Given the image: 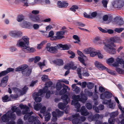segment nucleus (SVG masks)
I'll return each mask as SVG.
<instances>
[{
  "label": "nucleus",
  "instance_id": "f257e3e1",
  "mask_svg": "<svg viewBox=\"0 0 124 124\" xmlns=\"http://www.w3.org/2000/svg\"><path fill=\"white\" fill-rule=\"evenodd\" d=\"M108 43H104V46L103 49L107 53L111 54H115L116 51L115 48L113 47H115L116 45L114 43H120L122 42V40L119 37H117L115 38H112L108 39L107 41Z\"/></svg>",
  "mask_w": 124,
  "mask_h": 124
},
{
  "label": "nucleus",
  "instance_id": "f03ea898",
  "mask_svg": "<svg viewBox=\"0 0 124 124\" xmlns=\"http://www.w3.org/2000/svg\"><path fill=\"white\" fill-rule=\"evenodd\" d=\"M19 107L21 109H23L22 112L21 110L18 107H17L16 110V112L17 116H21L22 114L23 115L25 114L24 116V120H27L33 114L32 111L30 113L29 112L30 111L29 108L25 105L23 104H20L19 105Z\"/></svg>",
  "mask_w": 124,
  "mask_h": 124
},
{
  "label": "nucleus",
  "instance_id": "7ed1b4c3",
  "mask_svg": "<svg viewBox=\"0 0 124 124\" xmlns=\"http://www.w3.org/2000/svg\"><path fill=\"white\" fill-rule=\"evenodd\" d=\"M72 97L73 100L72 101L71 104L77 108V110L79 111L80 105L78 103V101H80L83 103L85 102L87 99V97L85 94L82 93L81 95L80 98V95H73Z\"/></svg>",
  "mask_w": 124,
  "mask_h": 124
},
{
  "label": "nucleus",
  "instance_id": "20e7f679",
  "mask_svg": "<svg viewBox=\"0 0 124 124\" xmlns=\"http://www.w3.org/2000/svg\"><path fill=\"white\" fill-rule=\"evenodd\" d=\"M29 38L26 36H23L22 39H19L17 41L16 46L19 47H21L24 51V49L26 48L29 44Z\"/></svg>",
  "mask_w": 124,
  "mask_h": 124
},
{
  "label": "nucleus",
  "instance_id": "39448f33",
  "mask_svg": "<svg viewBox=\"0 0 124 124\" xmlns=\"http://www.w3.org/2000/svg\"><path fill=\"white\" fill-rule=\"evenodd\" d=\"M61 99L63 100L64 103L62 102L59 103L58 106L60 109L63 110L65 108L66 105L68 104V101H69L70 100V98L67 95L64 94L61 96Z\"/></svg>",
  "mask_w": 124,
  "mask_h": 124
},
{
  "label": "nucleus",
  "instance_id": "423d86ee",
  "mask_svg": "<svg viewBox=\"0 0 124 124\" xmlns=\"http://www.w3.org/2000/svg\"><path fill=\"white\" fill-rule=\"evenodd\" d=\"M13 90L17 94L23 95L25 94L28 89V87L26 86H24L22 90L16 87L12 88Z\"/></svg>",
  "mask_w": 124,
  "mask_h": 124
},
{
  "label": "nucleus",
  "instance_id": "0eeeda50",
  "mask_svg": "<svg viewBox=\"0 0 124 124\" xmlns=\"http://www.w3.org/2000/svg\"><path fill=\"white\" fill-rule=\"evenodd\" d=\"M51 44L50 43H47L46 48L47 51L52 53H55L57 52V49H59L58 44L54 46H51Z\"/></svg>",
  "mask_w": 124,
  "mask_h": 124
},
{
  "label": "nucleus",
  "instance_id": "6e6552de",
  "mask_svg": "<svg viewBox=\"0 0 124 124\" xmlns=\"http://www.w3.org/2000/svg\"><path fill=\"white\" fill-rule=\"evenodd\" d=\"M79 115V114H76L69 117V119L72 120L73 124H81V123L79 122V119L78 118Z\"/></svg>",
  "mask_w": 124,
  "mask_h": 124
},
{
  "label": "nucleus",
  "instance_id": "1a4fd4ad",
  "mask_svg": "<svg viewBox=\"0 0 124 124\" xmlns=\"http://www.w3.org/2000/svg\"><path fill=\"white\" fill-rule=\"evenodd\" d=\"M39 117L38 116H32L28 118V120L29 122L31 123L32 124H40V122L39 120ZM42 124H45L43 123Z\"/></svg>",
  "mask_w": 124,
  "mask_h": 124
},
{
  "label": "nucleus",
  "instance_id": "9d476101",
  "mask_svg": "<svg viewBox=\"0 0 124 124\" xmlns=\"http://www.w3.org/2000/svg\"><path fill=\"white\" fill-rule=\"evenodd\" d=\"M65 31H62L57 32L56 33V36L51 37V39L52 40H56L63 38L64 37L63 35Z\"/></svg>",
  "mask_w": 124,
  "mask_h": 124
},
{
  "label": "nucleus",
  "instance_id": "9b49d317",
  "mask_svg": "<svg viewBox=\"0 0 124 124\" xmlns=\"http://www.w3.org/2000/svg\"><path fill=\"white\" fill-rule=\"evenodd\" d=\"M115 62L112 64V65L114 67L116 68L119 66V64L121 65H123V67L124 69V60L122 58H120L118 57L117 58Z\"/></svg>",
  "mask_w": 124,
  "mask_h": 124
},
{
  "label": "nucleus",
  "instance_id": "f8f14e48",
  "mask_svg": "<svg viewBox=\"0 0 124 124\" xmlns=\"http://www.w3.org/2000/svg\"><path fill=\"white\" fill-rule=\"evenodd\" d=\"M103 117L102 115H100L99 114H97L93 116L92 114H91V115L88 117V119L89 121L91 122L92 121H95L99 119L100 118H102Z\"/></svg>",
  "mask_w": 124,
  "mask_h": 124
},
{
  "label": "nucleus",
  "instance_id": "ddd939ff",
  "mask_svg": "<svg viewBox=\"0 0 124 124\" xmlns=\"http://www.w3.org/2000/svg\"><path fill=\"white\" fill-rule=\"evenodd\" d=\"M112 96V94L111 92L106 91L101 94L100 98L102 100H104L105 98L108 99L110 98Z\"/></svg>",
  "mask_w": 124,
  "mask_h": 124
},
{
  "label": "nucleus",
  "instance_id": "4468645a",
  "mask_svg": "<svg viewBox=\"0 0 124 124\" xmlns=\"http://www.w3.org/2000/svg\"><path fill=\"white\" fill-rule=\"evenodd\" d=\"M29 17L32 21L34 22L40 23L42 21V19L39 17V15L35 16L31 14L30 15Z\"/></svg>",
  "mask_w": 124,
  "mask_h": 124
},
{
  "label": "nucleus",
  "instance_id": "2eb2a0df",
  "mask_svg": "<svg viewBox=\"0 0 124 124\" xmlns=\"http://www.w3.org/2000/svg\"><path fill=\"white\" fill-rule=\"evenodd\" d=\"M48 86H45L42 89H40L39 90L38 92H35L34 93V95H41L43 93H46L48 91Z\"/></svg>",
  "mask_w": 124,
  "mask_h": 124
},
{
  "label": "nucleus",
  "instance_id": "dca6fc26",
  "mask_svg": "<svg viewBox=\"0 0 124 124\" xmlns=\"http://www.w3.org/2000/svg\"><path fill=\"white\" fill-rule=\"evenodd\" d=\"M7 115L8 116L9 119L11 120H15L16 118V114L13 113L11 111L9 110L7 113Z\"/></svg>",
  "mask_w": 124,
  "mask_h": 124
},
{
  "label": "nucleus",
  "instance_id": "f3484780",
  "mask_svg": "<svg viewBox=\"0 0 124 124\" xmlns=\"http://www.w3.org/2000/svg\"><path fill=\"white\" fill-rule=\"evenodd\" d=\"M14 70V69L13 68H8L6 70L2 71L0 73V77L5 75L11 72H13Z\"/></svg>",
  "mask_w": 124,
  "mask_h": 124
},
{
  "label": "nucleus",
  "instance_id": "a211bd4d",
  "mask_svg": "<svg viewBox=\"0 0 124 124\" xmlns=\"http://www.w3.org/2000/svg\"><path fill=\"white\" fill-rule=\"evenodd\" d=\"M8 79V76H6L3 77L1 80V86L2 87H5L7 85Z\"/></svg>",
  "mask_w": 124,
  "mask_h": 124
},
{
  "label": "nucleus",
  "instance_id": "6ab92c4d",
  "mask_svg": "<svg viewBox=\"0 0 124 124\" xmlns=\"http://www.w3.org/2000/svg\"><path fill=\"white\" fill-rule=\"evenodd\" d=\"M94 64L95 66L100 70H104L106 69V67L103 66L101 63L100 62L96 61L94 62Z\"/></svg>",
  "mask_w": 124,
  "mask_h": 124
},
{
  "label": "nucleus",
  "instance_id": "aec40b11",
  "mask_svg": "<svg viewBox=\"0 0 124 124\" xmlns=\"http://www.w3.org/2000/svg\"><path fill=\"white\" fill-rule=\"evenodd\" d=\"M124 4V2L122 1H116L113 4V7L117 8H120L123 7Z\"/></svg>",
  "mask_w": 124,
  "mask_h": 124
},
{
  "label": "nucleus",
  "instance_id": "412c9836",
  "mask_svg": "<svg viewBox=\"0 0 124 124\" xmlns=\"http://www.w3.org/2000/svg\"><path fill=\"white\" fill-rule=\"evenodd\" d=\"M78 112L80 111L81 113V114L83 116H86L88 115L89 114V112L87 111V110L86 109L85 107L83 106L81 108V110L79 109V111Z\"/></svg>",
  "mask_w": 124,
  "mask_h": 124
},
{
  "label": "nucleus",
  "instance_id": "4be33fe9",
  "mask_svg": "<svg viewBox=\"0 0 124 124\" xmlns=\"http://www.w3.org/2000/svg\"><path fill=\"white\" fill-rule=\"evenodd\" d=\"M21 26L23 28L30 29L31 28V24L29 22L24 21L21 24Z\"/></svg>",
  "mask_w": 124,
  "mask_h": 124
},
{
  "label": "nucleus",
  "instance_id": "5701e85b",
  "mask_svg": "<svg viewBox=\"0 0 124 124\" xmlns=\"http://www.w3.org/2000/svg\"><path fill=\"white\" fill-rule=\"evenodd\" d=\"M104 108V106L102 104H100L98 107L96 106L93 107V109L97 113L99 112V110H103Z\"/></svg>",
  "mask_w": 124,
  "mask_h": 124
},
{
  "label": "nucleus",
  "instance_id": "b1692460",
  "mask_svg": "<svg viewBox=\"0 0 124 124\" xmlns=\"http://www.w3.org/2000/svg\"><path fill=\"white\" fill-rule=\"evenodd\" d=\"M57 5L59 8H61L67 7L68 5V3L64 1L62 2L61 1H58L57 2Z\"/></svg>",
  "mask_w": 124,
  "mask_h": 124
},
{
  "label": "nucleus",
  "instance_id": "393cba45",
  "mask_svg": "<svg viewBox=\"0 0 124 124\" xmlns=\"http://www.w3.org/2000/svg\"><path fill=\"white\" fill-rule=\"evenodd\" d=\"M70 90V89L68 86L64 85L63 88L60 91L59 93V94L60 95L64 94L67 92V90L68 91H69Z\"/></svg>",
  "mask_w": 124,
  "mask_h": 124
},
{
  "label": "nucleus",
  "instance_id": "a878e982",
  "mask_svg": "<svg viewBox=\"0 0 124 124\" xmlns=\"http://www.w3.org/2000/svg\"><path fill=\"white\" fill-rule=\"evenodd\" d=\"M73 90L77 94L80 92V88L76 86V84H74L72 85Z\"/></svg>",
  "mask_w": 124,
  "mask_h": 124
},
{
  "label": "nucleus",
  "instance_id": "bb28decb",
  "mask_svg": "<svg viewBox=\"0 0 124 124\" xmlns=\"http://www.w3.org/2000/svg\"><path fill=\"white\" fill-rule=\"evenodd\" d=\"M31 72V69H27L25 70L22 71V73L23 75L28 76L30 75Z\"/></svg>",
  "mask_w": 124,
  "mask_h": 124
},
{
  "label": "nucleus",
  "instance_id": "cd10ccee",
  "mask_svg": "<svg viewBox=\"0 0 124 124\" xmlns=\"http://www.w3.org/2000/svg\"><path fill=\"white\" fill-rule=\"evenodd\" d=\"M1 120L3 122H8L9 119L7 113L6 114H4L1 117Z\"/></svg>",
  "mask_w": 124,
  "mask_h": 124
},
{
  "label": "nucleus",
  "instance_id": "c85d7f7f",
  "mask_svg": "<svg viewBox=\"0 0 124 124\" xmlns=\"http://www.w3.org/2000/svg\"><path fill=\"white\" fill-rule=\"evenodd\" d=\"M54 63L59 65H63V60L61 59H56L53 61Z\"/></svg>",
  "mask_w": 124,
  "mask_h": 124
},
{
  "label": "nucleus",
  "instance_id": "c756f323",
  "mask_svg": "<svg viewBox=\"0 0 124 124\" xmlns=\"http://www.w3.org/2000/svg\"><path fill=\"white\" fill-rule=\"evenodd\" d=\"M34 50V49L33 48H30L29 46V45L27 46L26 48L24 49V51L27 53L33 52Z\"/></svg>",
  "mask_w": 124,
  "mask_h": 124
},
{
  "label": "nucleus",
  "instance_id": "7c9ffc66",
  "mask_svg": "<svg viewBox=\"0 0 124 124\" xmlns=\"http://www.w3.org/2000/svg\"><path fill=\"white\" fill-rule=\"evenodd\" d=\"M59 49L62 48L63 50H68L69 48V46L67 45H62V44H58Z\"/></svg>",
  "mask_w": 124,
  "mask_h": 124
},
{
  "label": "nucleus",
  "instance_id": "2f4dec72",
  "mask_svg": "<svg viewBox=\"0 0 124 124\" xmlns=\"http://www.w3.org/2000/svg\"><path fill=\"white\" fill-rule=\"evenodd\" d=\"M34 93L33 94V96L34 98V100L35 101L37 102H40L41 100V97H38V96H41V95H34Z\"/></svg>",
  "mask_w": 124,
  "mask_h": 124
},
{
  "label": "nucleus",
  "instance_id": "473e14b6",
  "mask_svg": "<svg viewBox=\"0 0 124 124\" xmlns=\"http://www.w3.org/2000/svg\"><path fill=\"white\" fill-rule=\"evenodd\" d=\"M42 107V104L41 103H37L34 106V109L36 110H39Z\"/></svg>",
  "mask_w": 124,
  "mask_h": 124
},
{
  "label": "nucleus",
  "instance_id": "72a5a7b5",
  "mask_svg": "<svg viewBox=\"0 0 124 124\" xmlns=\"http://www.w3.org/2000/svg\"><path fill=\"white\" fill-rule=\"evenodd\" d=\"M107 63L109 65L113 63L114 61V59L113 57H111L106 60Z\"/></svg>",
  "mask_w": 124,
  "mask_h": 124
},
{
  "label": "nucleus",
  "instance_id": "f704fd0d",
  "mask_svg": "<svg viewBox=\"0 0 124 124\" xmlns=\"http://www.w3.org/2000/svg\"><path fill=\"white\" fill-rule=\"evenodd\" d=\"M62 87V85L59 82L57 83L56 85V88L57 90L60 91Z\"/></svg>",
  "mask_w": 124,
  "mask_h": 124
},
{
  "label": "nucleus",
  "instance_id": "c9c22d12",
  "mask_svg": "<svg viewBox=\"0 0 124 124\" xmlns=\"http://www.w3.org/2000/svg\"><path fill=\"white\" fill-rule=\"evenodd\" d=\"M2 101L4 102H6L10 101L9 99V97L8 95H6L3 97L2 98Z\"/></svg>",
  "mask_w": 124,
  "mask_h": 124
},
{
  "label": "nucleus",
  "instance_id": "e433bc0d",
  "mask_svg": "<svg viewBox=\"0 0 124 124\" xmlns=\"http://www.w3.org/2000/svg\"><path fill=\"white\" fill-rule=\"evenodd\" d=\"M118 115V112L116 111L110 113V116L111 117L113 118L116 117Z\"/></svg>",
  "mask_w": 124,
  "mask_h": 124
},
{
  "label": "nucleus",
  "instance_id": "4c0bfd02",
  "mask_svg": "<svg viewBox=\"0 0 124 124\" xmlns=\"http://www.w3.org/2000/svg\"><path fill=\"white\" fill-rule=\"evenodd\" d=\"M73 38L74 39L76 40V41L74 42L75 43H78L80 42V41L78 36L74 35L73 36Z\"/></svg>",
  "mask_w": 124,
  "mask_h": 124
},
{
  "label": "nucleus",
  "instance_id": "58836bf2",
  "mask_svg": "<svg viewBox=\"0 0 124 124\" xmlns=\"http://www.w3.org/2000/svg\"><path fill=\"white\" fill-rule=\"evenodd\" d=\"M68 64L70 67L71 69L75 70L77 69V67L76 66H74V64L72 62H71Z\"/></svg>",
  "mask_w": 124,
  "mask_h": 124
},
{
  "label": "nucleus",
  "instance_id": "ea45409f",
  "mask_svg": "<svg viewBox=\"0 0 124 124\" xmlns=\"http://www.w3.org/2000/svg\"><path fill=\"white\" fill-rule=\"evenodd\" d=\"M116 71L120 74H124V70L122 69L119 68H117L116 69Z\"/></svg>",
  "mask_w": 124,
  "mask_h": 124
},
{
  "label": "nucleus",
  "instance_id": "a19ab883",
  "mask_svg": "<svg viewBox=\"0 0 124 124\" xmlns=\"http://www.w3.org/2000/svg\"><path fill=\"white\" fill-rule=\"evenodd\" d=\"M24 19V16L22 15L18 16L17 18V20L18 22H20Z\"/></svg>",
  "mask_w": 124,
  "mask_h": 124
},
{
  "label": "nucleus",
  "instance_id": "79ce46f5",
  "mask_svg": "<svg viewBox=\"0 0 124 124\" xmlns=\"http://www.w3.org/2000/svg\"><path fill=\"white\" fill-rule=\"evenodd\" d=\"M46 43V41H42L38 45L37 48L38 49H40L42 47V46Z\"/></svg>",
  "mask_w": 124,
  "mask_h": 124
},
{
  "label": "nucleus",
  "instance_id": "37998d69",
  "mask_svg": "<svg viewBox=\"0 0 124 124\" xmlns=\"http://www.w3.org/2000/svg\"><path fill=\"white\" fill-rule=\"evenodd\" d=\"M56 111L57 112L58 117L61 116L63 114V112L60 111L59 109H56Z\"/></svg>",
  "mask_w": 124,
  "mask_h": 124
},
{
  "label": "nucleus",
  "instance_id": "c03bdc74",
  "mask_svg": "<svg viewBox=\"0 0 124 124\" xmlns=\"http://www.w3.org/2000/svg\"><path fill=\"white\" fill-rule=\"evenodd\" d=\"M124 23V22L123 19L121 18L118 20L117 23L118 25L120 26L123 24Z\"/></svg>",
  "mask_w": 124,
  "mask_h": 124
},
{
  "label": "nucleus",
  "instance_id": "a18cd8bd",
  "mask_svg": "<svg viewBox=\"0 0 124 124\" xmlns=\"http://www.w3.org/2000/svg\"><path fill=\"white\" fill-rule=\"evenodd\" d=\"M16 30L10 31L9 32V35L12 37H15Z\"/></svg>",
  "mask_w": 124,
  "mask_h": 124
},
{
  "label": "nucleus",
  "instance_id": "49530a36",
  "mask_svg": "<svg viewBox=\"0 0 124 124\" xmlns=\"http://www.w3.org/2000/svg\"><path fill=\"white\" fill-rule=\"evenodd\" d=\"M101 2L103 5V7L105 8H107L108 1L106 0H103Z\"/></svg>",
  "mask_w": 124,
  "mask_h": 124
},
{
  "label": "nucleus",
  "instance_id": "de8ad7c7",
  "mask_svg": "<svg viewBox=\"0 0 124 124\" xmlns=\"http://www.w3.org/2000/svg\"><path fill=\"white\" fill-rule=\"evenodd\" d=\"M15 34V37H19L22 35V33L20 31L16 30Z\"/></svg>",
  "mask_w": 124,
  "mask_h": 124
},
{
  "label": "nucleus",
  "instance_id": "09e8293b",
  "mask_svg": "<svg viewBox=\"0 0 124 124\" xmlns=\"http://www.w3.org/2000/svg\"><path fill=\"white\" fill-rule=\"evenodd\" d=\"M87 87L89 89H92L94 87V85L91 82H88L87 84Z\"/></svg>",
  "mask_w": 124,
  "mask_h": 124
},
{
  "label": "nucleus",
  "instance_id": "8fccbe9b",
  "mask_svg": "<svg viewBox=\"0 0 124 124\" xmlns=\"http://www.w3.org/2000/svg\"><path fill=\"white\" fill-rule=\"evenodd\" d=\"M51 117V114L49 113L46 115L45 117V120L46 122L49 121Z\"/></svg>",
  "mask_w": 124,
  "mask_h": 124
},
{
  "label": "nucleus",
  "instance_id": "3c124183",
  "mask_svg": "<svg viewBox=\"0 0 124 124\" xmlns=\"http://www.w3.org/2000/svg\"><path fill=\"white\" fill-rule=\"evenodd\" d=\"M124 29V28H116L114 30V31L116 32L119 33L122 32Z\"/></svg>",
  "mask_w": 124,
  "mask_h": 124
},
{
  "label": "nucleus",
  "instance_id": "603ef678",
  "mask_svg": "<svg viewBox=\"0 0 124 124\" xmlns=\"http://www.w3.org/2000/svg\"><path fill=\"white\" fill-rule=\"evenodd\" d=\"M111 102V100H104L103 101L102 103L104 104H108Z\"/></svg>",
  "mask_w": 124,
  "mask_h": 124
},
{
  "label": "nucleus",
  "instance_id": "864d4df0",
  "mask_svg": "<svg viewBox=\"0 0 124 124\" xmlns=\"http://www.w3.org/2000/svg\"><path fill=\"white\" fill-rule=\"evenodd\" d=\"M78 6L76 5H73L70 8V10L73 12L76 11V9H78Z\"/></svg>",
  "mask_w": 124,
  "mask_h": 124
},
{
  "label": "nucleus",
  "instance_id": "5fc2aeb1",
  "mask_svg": "<svg viewBox=\"0 0 124 124\" xmlns=\"http://www.w3.org/2000/svg\"><path fill=\"white\" fill-rule=\"evenodd\" d=\"M105 70H106L107 71L109 74L112 75H115V73L114 71L108 69L106 67V69H105Z\"/></svg>",
  "mask_w": 124,
  "mask_h": 124
},
{
  "label": "nucleus",
  "instance_id": "6e6d98bb",
  "mask_svg": "<svg viewBox=\"0 0 124 124\" xmlns=\"http://www.w3.org/2000/svg\"><path fill=\"white\" fill-rule=\"evenodd\" d=\"M78 59L80 62L82 63L85 66H86V64L85 63V60L83 58L79 56L78 57Z\"/></svg>",
  "mask_w": 124,
  "mask_h": 124
},
{
  "label": "nucleus",
  "instance_id": "4d7b16f0",
  "mask_svg": "<svg viewBox=\"0 0 124 124\" xmlns=\"http://www.w3.org/2000/svg\"><path fill=\"white\" fill-rule=\"evenodd\" d=\"M115 120L113 118H109L108 120V122L110 124H114L115 122Z\"/></svg>",
  "mask_w": 124,
  "mask_h": 124
},
{
  "label": "nucleus",
  "instance_id": "13d9d810",
  "mask_svg": "<svg viewBox=\"0 0 124 124\" xmlns=\"http://www.w3.org/2000/svg\"><path fill=\"white\" fill-rule=\"evenodd\" d=\"M77 71L78 74V76L80 78L82 79V78L81 76V70L79 68H78L77 70Z\"/></svg>",
  "mask_w": 124,
  "mask_h": 124
},
{
  "label": "nucleus",
  "instance_id": "bf43d9fd",
  "mask_svg": "<svg viewBox=\"0 0 124 124\" xmlns=\"http://www.w3.org/2000/svg\"><path fill=\"white\" fill-rule=\"evenodd\" d=\"M85 106L89 110L91 109L92 108V106L91 104L89 103H86L85 105Z\"/></svg>",
  "mask_w": 124,
  "mask_h": 124
},
{
  "label": "nucleus",
  "instance_id": "052dcab7",
  "mask_svg": "<svg viewBox=\"0 0 124 124\" xmlns=\"http://www.w3.org/2000/svg\"><path fill=\"white\" fill-rule=\"evenodd\" d=\"M48 79V76L46 75H43L41 78L42 80L43 81H45L47 80Z\"/></svg>",
  "mask_w": 124,
  "mask_h": 124
},
{
  "label": "nucleus",
  "instance_id": "680f3d73",
  "mask_svg": "<svg viewBox=\"0 0 124 124\" xmlns=\"http://www.w3.org/2000/svg\"><path fill=\"white\" fill-rule=\"evenodd\" d=\"M46 110V107L44 106L41 109L40 112L41 113H42L43 114L45 113Z\"/></svg>",
  "mask_w": 124,
  "mask_h": 124
},
{
  "label": "nucleus",
  "instance_id": "e2e57ef3",
  "mask_svg": "<svg viewBox=\"0 0 124 124\" xmlns=\"http://www.w3.org/2000/svg\"><path fill=\"white\" fill-rule=\"evenodd\" d=\"M22 71L23 70H25L28 67V65H23L20 66Z\"/></svg>",
  "mask_w": 124,
  "mask_h": 124
},
{
  "label": "nucleus",
  "instance_id": "0e129e2a",
  "mask_svg": "<svg viewBox=\"0 0 124 124\" xmlns=\"http://www.w3.org/2000/svg\"><path fill=\"white\" fill-rule=\"evenodd\" d=\"M77 53L80 56H81L82 57H86L84 55L83 53L80 51L78 50L77 51Z\"/></svg>",
  "mask_w": 124,
  "mask_h": 124
},
{
  "label": "nucleus",
  "instance_id": "69168bd1",
  "mask_svg": "<svg viewBox=\"0 0 124 124\" xmlns=\"http://www.w3.org/2000/svg\"><path fill=\"white\" fill-rule=\"evenodd\" d=\"M10 97L12 99H16L18 97V95L17 94L13 95L11 94L10 96Z\"/></svg>",
  "mask_w": 124,
  "mask_h": 124
},
{
  "label": "nucleus",
  "instance_id": "338daca9",
  "mask_svg": "<svg viewBox=\"0 0 124 124\" xmlns=\"http://www.w3.org/2000/svg\"><path fill=\"white\" fill-rule=\"evenodd\" d=\"M40 59V58L39 56H36L34 59V62L36 63L39 62Z\"/></svg>",
  "mask_w": 124,
  "mask_h": 124
},
{
  "label": "nucleus",
  "instance_id": "774afa93",
  "mask_svg": "<svg viewBox=\"0 0 124 124\" xmlns=\"http://www.w3.org/2000/svg\"><path fill=\"white\" fill-rule=\"evenodd\" d=\"M109 107L110 108L113 109L114 108L115 106L113 105V101H111L110 103H109Z\"/></svg>",
  "mask_w": 124,
  "mask_h": 124
}]
</instances>
